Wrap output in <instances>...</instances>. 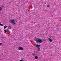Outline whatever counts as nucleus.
Wrapping results in <instances>:
<instances>
[{
	"mask_svg": "<svg viewBox=\"0 0 61 61\" xmlns=\"http://www.w3.org/2000/svg\"><path fill=\"white\" fill-rule=\"evenodd\" d=\"M51 37H52V36H50L49 37H50V38H51Z\"/></svg>",
	"mask_w": 61,
	"mask_h": 61,
	"instance_id": "nucleus-17",
	"label": "nucleus"
},
{
	"mask_svg": "<svg viewBox=\"0 0 61 61\" xmlns=\"http://www.w3.org/2000/svg\"><path fill=\"white\" fill-rule=\"evenodd\" d=\"M20 61H24L23 60H20Z\"/></svg>",
	"mask_w": 61,
	"mask_h": 61,
	"instance_id": "nucleus-16",
	"label": "nucleus"
},
{
	"mask_svg": "<svg viewBox=\"0 0 61 61\" xmlns=\"http://www.w3.org/2000/svg\"><path fill=\"white\" fill-rule=\"evenodd\" d=\"M1 11H0V13H1V12H0Z\"/></svg>",
	"mask_w": 61,
	"mask_h": 61,
	"instance_id": "nucleus-18",
	"label": "nucleus"
},
{
	"mask_svg": "<svg viewBox=\"0 0 61 61\" xmlns=\"http://www.w3.org/2000/svg\"><path fill=\"white\" fill-rule=\"evenodd\" d=\"M9 22L11 24H13V25L16 24V20H10L9 21Z\"/></svg>",
	"mask_w": 61,
	"mask_h": 61,
	"instance_id": "nucleus-1",
	"label": "nucleus"
},
{
	"mask_svg": "<svg viewBox=\"0 0 61 61\" xmlns=\"http://www.w3.org/2000/svg\"><path fill=\"white\" fill-rule=\"evenodd\" d=\"M48 40H49V41H50V42H52V40L50 38H48Z\"/></svg>",
	"mask_w": 61,
	"mask_h": 61,
	"instance_id": "nucleus-5",
	"label": "nucleus"
},
{
	"mask_svg": "<svg viewBox=\"0 0 61 61\" xmlns=\"http://www.w3.org/2000/svg\"><path fill=\"white\" fill-rule=\"evenodd\" d=\"M46 41V40H43V41H42L40 39H38L37 40H35V41H37L38 43H41L42 42H44V41Z\"/></svg>",
	"mask_w": 61,
	"mask_h": 61,
	"instance_id": "nucleus-2",
	"label": "nucleus"
},
{
	"mask_svg": "<svg viewBox=\"0 0 61 61\" xmlns=\"http://www.w3.org/2000/svg\"><path fill=\"white\" fill-rule=\"evenodd\" d=\"M0 25H1V26H3V24L0 23Z\"/></svg>",
	"mask_w": 61,
	"mask_h": 61,
	"instance_id": "nucleus-12",
	"label": "nucleus"
},
{
	"mask_svg": "<svg viewBox=\"0 0 61 61\" xmlns=\"http://www.w3.org/2000/svg\"><path fill=\"white\" fill-rule=\"evenodd\" d=\"M6 27H7L6 26H4V29H5L6 28Z\"/></svg>",
	"mask_w": 61,
	"mask_h": 61,
	"instance_id": "nucleus-11",
	"label": "nucleus"
},
{
	"mask_svg": "<svg viewBox=\"0 0 61 61\" xmlns=\"http://www.w3.org/2000/svg\"><path fill=\"white\" fill-rule=\"evenodd\" d=\"M8 29H11V26L10 25H9L8 27Z\"/></svg>",
	"mask_w": 61,
	"mask_h": 61,
	"instance_id": "nucleus-7",
	"label": "nucleus"
},
{
	"mask_svg": "<svg viewBox=\"0 0 61 61\" xmlns=\"http://www.w3.org/2000/svg\"><path fill=\"white\" fill-rule=\"evenodd\" d=\"M40 46H41L40 45H36V47H38V48H39Z\"/></svg>",
	"mask_w": 61,
	"mask_h": 61,
	"instance_id": "nucleus-4",
	"label": "nucleus"
},
{
	"mask_svg": "<svg viewBox=\"0 0 61 61\" xmlns=\"http://www.w3.org/2000/svg\"><path fill=\"white\" fill-rule=\"evenodd\" d=\"M18 49L20 50H23V48L22 47H19L18 48Z\"/></svg>",
	"mask_w": 61,
	"mask_h": 61,
	"instance_id": "nucleus-3",
	"label": "nucleus"
},
{
	"mask_svg": "<svg viewBox=\"0 0 61 61\" xmlns=\"http://www.w3.org/2000/svg\"><path fill=\"white\" fill-rule=\"evenodd\" d=\"M2 7H0V11L1 12L2 11Z\"/></svg>",
	"mask_w": 61,
	"mask_h": 61,
	"instance_id": "nucleus-8",
	"label": "nucleus"
},
{
	"mask_svg": "<svg viewBox=\"0 0 61 61\" xmlns=\"http://www.w3.org/2000/svg\"><path fill=\"white\" fill-rule=\"evenodd\" d=\"M2 45V44L1 43H0V46H1Z\"/></svg>",
	"mask_w": 61,
	"mask_h": 61,
	"instance_id": "nucleus-15",
	"label": "nucleus"
},
{
	"mask_svg": "<svg viewBox=\"0 0 61 61\" xmlns=\"http://www.w3.org/2000/svg\"><path fill=\"white\" fill-rule=\"evenodd\" d=\"M47 7H49V5H47Z\"/></svg>",
	"mask_w": 61,
	"mask_h": 61,
	"instance_id": "nucleus-14",
	"label": "nucleus"
},
{
	"mask_svg": "<svg viewBox=\"0 0 61 61\" xmlns=\"http://www.w3.org/2000/svg\"><path fill=\"white\" fill-rule=\"evenodd\" d=\"M32 55H33L34 56H35V54H34V53H33V54H32Z\"/></svg>",
	"mask_w": 61,
	"mask_h": 61,
	"instance_id": "nucleus-13",
	"label": "nucleus"
},
{
	"mask_svg": "<svg viewBox=\"0 0 61 61\" xmlns=\"http://www.w3.org/2000/svg\"><path fill=\"white\" fill-rule=\"evenodd\" d=\"M41 50V49L40 48H38V51H40Z\"/></svg>",
	"mask_w": 61,
	"mask_h": 61,
	"instance_id": "nucleus-9",
	"label": "nucleus"
},
{
	"mask_svg": "<svg viewBox=\"0 0 61 61\" xmlns=\"http://www.w3.org/2000/svg\"><path fill=\"white\" fill-rule=\"evenodd\" d=\"M7 32V31H6L5 30H4V33H5L6 32Z\"/></svg>",
	"mask_w": 61,
	"mask_h": 61,
	"instance_id": "nucleus-10",
	"label": "nucleus"
},
{
	"mask_svg": "<svg viewBox=\"0 0 61 61\" xmlns=\"http://www.w3.org/2000/svg\"><path fill=\"white\" fill-rule=\"evenodd\" d=\"M35 59H38V56H35Z\"/></svg>",
	"mask_w": 61,
	"mask_h": 61,
	"instance_id": "nucleus-6",
	"label": "nucleus"
}]
</instances>
